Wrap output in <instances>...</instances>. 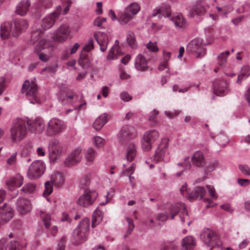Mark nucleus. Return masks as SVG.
Listing matches in <instances>:
<instances>
[{"mask_svg":"<svg viewBox=\"0 0 250 250\" xmlns=\"http://www.w3.org/2000/svg\"><path fill=\"white\" fill-rule=\"evenodd\" d=\"M27 125H30L29 122L22 119L16 120L10 129V136L13 143L20 142L24 139L27 134Z\"/></svg>","mask_w":250,"mask_h":250,"instance_id":"1","label":"nucleus"},{"mask_svg":"<svg viewBox=\"0 0 250 250\" xmlns=\"http://www.w3.org/2000/svg\"><path fill=\"white\" fill-rule=\"evenodd\" d=\"M21 92L25 94L27 98L30 100V103L40 104L38 97V87L36 83L33 81H25L22 84Z\"/></svg>","mask_w":250,"mask_h":250,"instance_id":"2","label":"nucleus"},{"mask_svg":"<svg viewBox=\"0 0 250 250\" xmlns=\"http://www.w3.org/2000/svg\"><path fill=\"white\" fill-rule=\"evenodd\" d=\"M201 239L204 243L211 250L215 247H219L222 245L219 236L213 230L205 229L201 233Z\"/></svg>","mask_w":250,"mask_h":250,"instance_id":"3","label":"nucleus"},{"mask_svg":"<svg viewBox=\"0 0 250 250\" xmlns=\"http://www.w3.org/2000/svg\"><path fill=\"white\" fill-rule=\"evenodd\" d=\"M90 220L87 218L83 219L74 230V236L80 243L85 241L88 238L90 227Z\"/></svg>","mask_w":250,"mask_h":250,"instance_id":"4","label":"nucleus"},{"mask_svg":"<svg viewBox=\"0 0 250 250\" xmlns=\"http://www.w3.org/2000/svg\"><path fill=\"white\" fill-rule=\"evenodd\" d=\"M160 138L159 132L155 129L146 131L141 140L142 148L143 150L148 151L151 149L153 144Z\"/></svg>","mask_w":250,"mask_h":250,"instance_id":"5","label":"nucleus"},{"mask_svg":"<svg viewBox=\"0 0 250 250\" xmlns=\"http://www.w3.org/2000/svg\"><path fill=\"white\" fill-rule=\"evenodd\" d=\"M65 127V124L62 121L57 118H53L48 123L46 134L48 136L57 135L62 132Z\"/></svg>","mask_w":250,"mask_h":250,"instance_id":"6","label":"nucleus"},{"mask_svg":"<svg viewBox=\"0 0 250 250\" xmlns=\"http://www.w3.org/2000/svg\"><path fill=\"white\" fill-rule=\"evenodd\" d=\"M210 42H205L200 39H195L188 43L187 50L190 52L197 54L196 58H200L204 56L206 50L204 48V45L209 44Z\"/></svg>","mask_w":250,"mask_h":250,"instance_id":"7","label":"nucleus"},{"mask_svg":"<svg viewBox=\"0 0 250 250\" xmlns=\"http://www.w3.org/2000/svg\"><path fill=\"white\" fill-rule=\"evenodd\" d=\"M48 148L50 160L56 162L63 153V147L60 144L59 140L53 139L49 141Z\"/></svg>","mask_w":250,"mask_h":250,"instance_id":"8","label":"nucleus"},{"mask_svg":"<svg viewBox=\"0 0 250 250\" xmlns=\"http://www.w3.org/2000/svg\"><path fill=\"white\" fill-rule=\"evenodd\" d=\"M140 5L136 2H133L128 5L125 9L124 13L120 17L122 23H127L132 20L140 10Z\"/></svg>","mask_w":250,"mask_h":250,"instance_id":"9","label":"nucleus"},{"mask_svg":"<svg viewBox=\"0 0 250 250\" xmlns=\"http://www.w3.org/2000/svg\"><path fill=\"white\" fill-rule=\"evenodd\" d=\"M45 170V165L41 161H36L33 162L30 166L27 176L31 179H35L40 177Z\"/></svg>","mask_w":250,"mask_h":250,"instance_id":"10","label":"nucleus"},{"mask_svg":"<svg viewBox=\"0 0 250 250\" xmlns=\"http://www.w3.org/2000/svg\"><path fill=\"white\" fill-rule=\"evenodd\" d=\"M97 197L98 193L95 190H86L78 198L77 203L82 207H88L93 204Z\"/></svg>","mask_w":250,"mask_h":250,"instance_id":"11","label":"nucleus"},{"mask_svg":"<svg viewBox=\"0 0 250 250\" xmlns=\"http://www.w3.org/2000/svg\"><path fill=\"white\" fill-rule=\"evenodd\" d=\"M81 153L82 149L79 147L72 150L64 159L63 161L64 165L65 167H69L78 164L83 158Z\"/></svg>","mask_w":250,"mask_h":250,"instance_id":"12","label":"nucleus"},{"mask_svg":"<svg viewBox=\"0 0 250 250\" xmlns=\"http://www.w3.org/2000/svg\"><path fill=\"white\" fill-rule=\"evenodd\" d=\"M179 211H181L180 215L181 222L184 223L185 220H187L188 218V214L185 205L183 203H177L171 206L170 209L171 219H173L175 216Z\"/></svg>","mask_w":250,"mask_h":250,"instance_id":"13","label":"nucleus"},{"mask_svg":"<svg viewBox=\"0 0 250 250\" xmlns=\"http://www.w3.org/2000/svg\"><path fill=\"white\" fill-rule=\"evenodd\" d=\"M41 217L43 222V224L47 230V237L50 236H55L58 232V229L56 226L51 227V217L49 213L43 211H41Z\"/></svg>","mask_w":250,"mask_h":250,"instance_id":"14","label":"nucleus"},{"mask_svg":"<svg viewBox=\"0 0 250 250\" xmlns=\"http://www.w3.org/2000/svg\"><path fill=\"white\" fill-rule=\"evenodd\" d=\"M70 32L69 26L63 24L60 26L54 32L52 38L55 41L63 42L68 38Z\"/></svg>","mask_w":250,"mask_h":250,"instance_id":"15","label":"nucleus"},{"mask_svg":"<svg viewBox=\"0 0 250 250\" xmlns=\"http://www.w3.org/2000/svg\"><path fill=\"white\" fill-rule=\"evenodd\" d=\"M169 140L167 138L162 139L161 144L155 151L153 160L156 162H160L164 160L168 147Z\"/></svg>","mask_w":250,"mask_h":250,"instance_id":"16","label":"nucleus"},{"mask_svg":"<svg viewBox=\"0 0 250 250\" xmlns=\"http://www.w3.org/2000/svg\"><path fill=\"white\" fill-rule=\"evenodd\" d=\"M192 164L197 167H203L206 164L204 155L201 151H196L191 157Z\"/></svg>","mask_w":250,"mask_h":250,"instance_id":"17","label":"nucleus"},{"mask_svg":"<svg viewBox=\"0 0 250 250\" xmlns=\"http://www.w3.org/2000/svg\"><path fill=\"white\" fill-rule=\"evenodd\" d=\"M47 50L50 51H53L54 47L52 42L46 38L40 40L34 48V52H39V51Z\"/></svg>","mask_w":250,"mask_h":250,"instance_id":"18","label":"nucleus"},{"mask_svg":"<svg viewBox=\"0 0 250 250\" xmlns=\"http://www.w3.org/2000/svg\"><path fill=\"white\" fill-rule=\"evenodd\" d=\"M94 37L99 45L101 51L104 52L107 49L108 38L107 35L104 32L97 31L94 33Z\"/></svg>","mask_w":250,"mask_h":250,"instance_id":"19","label":"nucleus"},{"mask_svg":"<svg viewBox=\"0 0 250 250\" xmlns=\"http://www.w3.org/2000/svg\"><path fill=\"white\" fill-rule=\"evenodd\" d=\"M28 26V23L27 21L23 19L16 20L13 23V36L18 37L22 31L26 29Z\"/></svg>","mask_w":250,"mask_h":250,"instance_id":"20","label":"nucleus"},{"mask_svg":"<svg viewBox=\"0 0 250 250\" xmlns=\"http://www.w3.org/2000/svg\"><path fill=\"white\" fill-rule=\"evenodd\" d=\"M18 211L21 214H25L29 212L31 208V205L29 200L27 199H19L17 202Z\"/></svg>","mask_w":250,"mask_h":250,"instance_id":"21","label":"nucleus"},{"mask_svg":"<svg viewBox=\"0 0 250 250\" xmlns=\"http://www.w3.org/2000/svg\"><path fill=\"white\" fill-rule=\"evenodd\" d=\"M123 54L124 53L119 46V42L116 40L114 44L110 49L106 59L108 61L117 59L119 56H122Z\"/></svg>","mask_w":250,"mask_h":250,"instance_id":"22","label":"nucleus"},{"mask_svg":"<svg viewBox=\"0 0 250 250\" xmlns=\"http://www.w3.org/2000/svg\"><path fill=\"white\" fill-rule=\"evenodd\" d=\"M170 20L173 22L175 27L178 30L184 29L187 27L186 21L181 14L176 13L174 14L170 18Z\"/></svg>","mask_w":250,"mask_h":250,"instance_id":"23","label":"nucleus"},{"mask_svg":"<svg viewBox=\"0 0 250 250\" xmlns=\"http://www.w3.org/2000/svg\"><path fill=\"white\" fill-rule=\"evenodd\" d=\"M14 31L13 24L10 21H6L0 26V36L2 39H5L10 36H13Z\"/></svg>","mask_w":250,"mask_h":250,"instance_id":"24","label":"nucleus"},{"mask_svg":"<svg viewBox=\"0 0 250 250\" xmlns=\"http://www.w3.org/2000/svg\"><path fill=\"white\" fill-rule=\"evenodd\" d=\"M0 209H2V212H0V222L6 223L9 221L13 217V209L10 207H6V204H4L0 207Z\"/></svg>","mask_w":250,"mask_h":250,"instance_id":"25","label":"nucleus"},{"mask_svg":"<svg viewBox=\"0 0 250 250\" xmlns=\"http://www.w3.org/2000/svg\"><path fill=\"white\" fill-rule=\"evenodd\" d=\"M50 181L55 187L60 188L64 183V175L60 171H54L51 175Z\"/></svg>","mask_w":250,"mask_h":250,"instance_id":"26","label":"nucleus"},{"mask_svg":"<svg viewBox=\"0 0 250 250\" xmlns=\"http://www.w3.org/2000/svg\"><path fill=\"white\" fill-rule=\"evenodd\" d=\"M7 239L2 238L0 239V250H7V246L9 250H20L19 243L15 240L7 243Z\"/></svg>","mask_w":250,"mask_h":250,"instance_id":"27","label":"nucleus"},{"mask_svg":"<svg viewBox=\"0 0 250 250\" xmlns=\"http://www.w3.org/2000/svg\"><path fill=\"white\" fill-rule=\"evenodd\" d=\"M132 130V128L130 126L125 125L123 126L118 135V138L119 141L123 143L125 141L132 138L133 137L131 134Z\"/></svg>","mask_w":250,"mask_h":250,"instance_id":"28","label":"nucleus"},{"mask_svg":"<svg viewBox=\"0 0 250 250\" xmlns=\"http://www.w3.org/2000/svg\"><path fill=\"white\" fill-rule=\"evenodd\" d=\"M135 67L139 71H145L148 68L147 61L142 54H138L135 61Z\"/></svg>","mask_w":250,"mask_h":250,"instance_id":"29","label":"nucleus"},{"mask_svg":"<svg viewBox=\"0 0 250 250\" xmlns=\"http://www.w3.org/2000/svg\"><path fill=\"white\" fill-rule=\"evenodd\" d=\"M30 1L29 0H22L17 5L15 12L21 16L25 15L29 9Z\"/></svg>","mask_w":250,"mask_h":250,"instance_id":"30","label":"nucleus"},{"mask_svg":"<svg viewBox=\"0 0 250 250\" xmlns=\"http://www.w3.org/2000/svg\"><path fill=\"white\" fill-rule=\"evenodd\" d=\"M182 250H193L196 246V240L191 236H188L182 239Z\"/></svg>","mask_w":250,"mask_h":250,"instance_id":"31","label":"nucleus"},{"mask_svg":"<svg viewBox=\"0 0 250 250\" xmlns=\"http://www.w3.org/2000/svg\"><path fill=\"white\" fill-rule=\"evenodd\" d=\"M206 192V190L204 187H197L194 189L193 192L188 194V199L191 201H193L198 198H203Z\"/></svg>","mask_w":250,"mask_h":250,"instance_id":"32","label":"nucleus"},{"mask_svg":"<svg viewBox=\"0 0 250 250\" xmlns=\"http://www.w3.org/2000/svg\"><path fill=\"white\" fill-rule=\"evenodd\" d=\"M125 152L126 160L129 162L132 161L137 154L136 145L133 143L128 144Z\"/></svg>","mask_w":250,"mask_h":250,"instance_id":"33","label":"nucleus"},{"mask_svg":"<svg viewBox=\"0 0 250 250\" xmlns=\"http://www.w3.org/2000/svg\"><path fill=\"white\" fill-rule=\"evenodd\" d=\"M23 178L21 174H17L6 182V185L9 187V189L13 187H19L23 183Z\"/></svg>","mask_w":250,"mask_h":250,"instance_id":"34","label":"nucleus"},{"mask_svg":"<svg viewBox=\"0 0 250 250\" xmlns=\"http://www.w3.org/2000/svg\"><path fill=\"white\" fill-rule=\"evenodd\" d=\"M107 122V115L104 113L100 115L93 124V128L97 131L100 130Z\"/></svg>","mask_w":250,"mask_h":250,"instance_id":"35","label":"nucleus"},{"mask_svg":"<svg viewBox=\"0 0 250 250\" xmlns=\"http://www.w3.org/2000/svg\"><path fill=\"white\" fill-rule=\"evenodd\" d=\"M57 19L55 16L51 14L45 16L42 21V27L44 30L50 28L54 25Z\"/></svg>","mask_w":250,"mask_h":250,"instance_id":"36","label":"nucleus"},{"mask_svg":"<svg viewBox=\"0 0 250 250\" xmlns=\"http://www.w3.org/2000/svg\"><path fill=\"white\" fill-rule=\"evenodd\" d=\"M97 155L96 151L92 147H89L84 152L86 164L88 165L92 164Z\"/></svg>","mask_w":250,"mask_h":250,"instance_id":"37","label":"nucleus"},{"mask_svg":"<svg viewBox=\"0 0 250 250\" xmlns=\"http://www.w3.org/2000/svg\"><path fill=\"white\" fill-rule=\"evenodd\" d=\"M104 214V212L99 207H97L92 216V226L93 228L95 227L102 221Z\"/></svg>","mask_w":250,"mask_h":250,"instance_id":"38","label":"nucleus"},{"mask_svg":"<svg viewBox=\"0 0 250 250\" xmlns=\"http://www.w3.org/2000/svg\"><path fill=\"white\" fill-rule=\"evenodd\" d=\"M214 91L218 96H224L228 91V83L226 82H221L218 86L214 88Z\"/></svg>","mask_w":250,"mask_h":250,"instance_id":"39","label":"nucleus"},{"mask_svg":"<svg viewBox=\"0 0 250 250\" xmlns=\"http://www.w3.org/2000/svg\"><path fill=\"white\" fill-rule=\"evenodd\" d=\"M250 75V66L245 65L241 68L240 74L238 75L237 83L241 84L242 81Z\"/></svg>","mask_w":250,"mask_h":250,"instance_id":"40","label":"nucleus"},{"mask_svg":"<svg viewBox=\"0 0 250 250\" xmlns=\"http://www.w3.org/2000/svg\"><path fill=\"white\" fill-rule=\"evenodd\" d=\"M156 13H153L152 14V16L153 17L156 16L157 14H161L163 15L164 17H166L169 19L171 17V10L170 7L168 5H165L163 6L161 9H156Z\"/></svg>","mask_w":250,"mask_h":250,"instance_id":"41","label":"nucleus"},{"mask_svg":"<svg viewBox=\"0 0 250 250\" xmlns=\"http://www.w3.org/2000/svg\"><path fill=\"white\" fill-rule=\"evenodd\" d=\"M53 51L49 50L35 52L39 57V59L43 62H47L51 57Z\"/></svg>","mask_w":250,"mask_h":250,"instance_id":"42","label":"nucleus"},{"mask_svg":"<svg viewBox=\"0 0 250 250\" xmlns=\"http://www.w3.org/2000/svg\"><path fill=\"white\" fill-rule=\"evenodd\" d=\"M205 7L201 4L198 3L194 5L191 9L190 12L192 15H201L205 13Z\"/></svg>","mask_w":250,"mask_h":250,"instance_id":"43","label":"nucleus"},{"mask_svg":"<svg viewBox=\"0 0 250 250\" xmlns=\"http://www.w3.org/2000/svg\"><path fill=\"white\" fill-rule=\"evenodd\" d=\"M33 127L35 128L37 132L42 133L45 128L44 121L40 118H36Z\"/></svg>","mask_w":250,"mask_h":250,"instance_id":"44","label":"nucleus"},{"mask_svg":"<svg viewBox=\"0 0 250 250\" xmlns=\"http://www.w3.org/2000/svg\"><path fill=\"white\" fill-rule=\"evenodd\" d=\"M43 32L40 29H37L32 32L30 42L33 44L42 39Z\"/></svg>","mask_w":250,"mask_h":250,"instance_id":"45","label":"nucleus"},{"mask_svg":"<svg viewBox=\"0 0 250 250\" xmlns=\"http://www.w3.org/2000/svg\"><path fill=\"white\" fill-rule=\"evenodd\" d=\"M126 40L129 45L131 47L135 48L137 47L135 35L133 32L131 31H129L128 32Z\"/></svg>","mask_w":250,"mask_h":250,"instance_id":"46","label":"nucleus"},{"mask_svg":"<svg viewBox=\"0 0 250 250\" xmlns=\"http://www.w3.org/2000/svg\"><path fill=\"white\" fill-rule=\"evenodd\" d=\"M189 157H187L184 159V163H178L177 164L178 166L183 167L184 169L183 170H182L180 172L177 173H176L177 176H178V177L180 176L182 174L184 170L190 169L191 165L189 161Z\"/></svg>","mask_w":250,"mask_h":250,"instance_id":"47","label":"nucleus"},{"mask_svg":"<svg viewBox=\"0 0 250 250\" xmlns=\"http://www.w3.org/2000/svg\"><path fill=\"white\" fill-rule=\"evenodd\" d=\"M36 189V185L34 183H27L23 186L21 190L25 193H33Z\"/></svg>","mask_w":250,"mask_h":250,"instance_id":"48","label":"nucleus"},{"mask_svg":"<svg viewBox=\"0 0 250 250\" xmlns=\"http://www.w3.org/2000/svg\"><path fill=\"white\" fill-rule=\"evenodd\" d=\"M230 52L229 51H226L222 52L218 56V63L220 66L224 65L227 62V58L229 55Z\"/></svg>","mask_w":250,"mask_h":250,"instance_id":"49","label":"nucleus"},{"mask_svg":"<svg viewBox=\"0 0 250 250\" xmlns=\"http://www.w3.org/2000/svg\"><path fill=\"white\" fill-rule=\"evenodd\" d=\"M78 63L83 68L88 67L89 65V62L87 59V55L84 54H81Z\"/></svg>","mask_w":250,"mask_h":250,"instance_id":"50","label":"nucleus"},{"mask_svg":"<svg viewBox=\"0 0 250 250\" xmlns=\"http://www.w3.org/2000/svg\"><path fill=\"white\" fill-rule=\"evenodd\" d=\"M53 183L51 181H47L44 184L45 189L43 195L46 197L49 195L53 191Z\"/></svg>","mask_w":250,"mask_h":250,"instance_id":"51","label":"nucleus"},{"mask_svg":"<svg viewBox=\"0 0 250 250\" xmlns=\"http://www.w3.org/2000/svg\"><path fill=\"white\" fill-rule=\"evenodd\" d=\"M126 220L128 223V227L127 231L125 234V238L131 233L132 231H133L134 228V225L132 219L130 218L126 217Z\"/></svg>","mask_w":250,"mask_h":250,"instance_id":"52","label":"nucleus"},{"mask_svg":"<svg viewBox=\"0 0 250 250\" xmlns=\"http://www.w3.org/2000/svg\"><path fill=\"white\" fill-rule=\"evenodd\" d=\"M93 143L97 147L103 146L104 143V139L100 136H95L93 139Z\"/></svg>","mask_w":250,"mask_h":250,"instance_id":"53","label":"nucleus"},{"mask_svg":"<svg viewBox=\"0 0 250 250\" xmlns=\"http://www.w3.org/2000/svg\"><path fill=\"white\" fill-rule=\"evenodd\" d=\"M146 48L150 51L153 52H158L159 48L157 45V42H149L146 44Z\"/></svg>","mask_w":250,"mask_h":250,"instance_id":"54","label":"nucleus"},{"mask_svg":"<svg viewBox=\"0 0 250 250\" xmlns=\"http://www.w3.org/2000/svg\"><path fill=\"white\" fill-rule=\"evenodd\" d=\"M239 168L245 175L250 176V167L248 165H239Z\"/></svg>","mask_w":250,"mask_h":250,"instance_id":"55","label":"nucleus"},{"mask_svg":"<svg viewBox=\"0 0 250 250\" xmlns=\"http://www.w3.org/2000/svg\"><path fill=\"white\" fill-rule=\"evenodd\" d=\"M159 114V111L156 109H153L150 113L149 121L152 124L156 123V117Z\"/></svg>","mask_w":250,"mask_h":250,"instance_id":"56","label":"nucleus"},{"mask_svg":"<svg viewBox=\"0 0 250 250\" xmlns=\"http://www.w3.org/2000/svg\"><path fill=\"white\" fill-rule=\"evenodd\" d=\"M207 188L211 198L213 199H216L217 196L214 187L211 186L207 185Z\"/></svg>","mask_w":250,"mask_h":250,"instance_id":"57","label":"nucleus"},{"mask_svg":"<svg viewBox=\"0 0 250 250\" xmlns=\"http://www.w3.org/2000/svg\"><path fill=\"white\" fill-rule=\"evenodd\" d=\"M217 141L221 146H224L228 143V139L225 135H220L217 138Z\"/></svg>","mask_w":250,"mask_h":250,"instance_id":"58","label":"nucleus"},{"mask_svg":"<svg viewBox=\"0 0 250 250\" xmlns=\"http://www.w3.org/2000/svg\"><path fill=\"white\" fill-rule=\"evenodd\" d=\"M181 194L183 196H185L188 198V195L190 193L188 192V188L187 187V184H185L182 186L180 189Z\"/></svg>","mask_w":250,"mask_h":250,"instance_id":"59","label":"nucleus"},{"mask_svg":"<svg viewBox=\"0 0 250 250\" xmlns=\"http://www.w3.org/2000/svg\"><path fill=\"white\" fill-rule=\"evenodd\" d=\"M94 47L93 41L90 40L85 45L83 48V50L86 52H89L92 50Z\"/></svg>","mask_w":250,"mask_h":250,"instance_id":"60","label":"nucleus"},{"mask_svg":"<svg viewBox=\"0 0 250 250\" xmlns=\"http://www.w3.org/2000/svg\"><path fill=\"white\" fill-rule=\"evenodd\" d=\"M180 111L178 110L174 111H167L165 112V114L168 118H172L180 114Z\"/></svg>","mask_w":250,"mask_h":250,"instance_id":"61","label":"nucleus"},{"mask_svg":"<svg viewBox=\"0 0 250 250\" xmlns=\"http://www.w3.org/2000/svg\"><path fill=\"white\" fill-rule=\"evenodd\" d=\"M121 99L125 102H128L132 98L129 94L126 92H123L120 94Z\"/></svg>","mask_w":250,"mask_h":250,"instance_id":"62","label":"nucleus"},{"mask_svg":"<svg viewBox=\"0 0 250 250\" xmlns=\"http://www.w3.org/2000/svg\"><path fill=\"white\" fill-rule=\"evenodd\" d=\"M168 218V215L166 213H161L158 215L157 219L159 221L164 222Z\"/></svg>","mask_w":250,"mask_h":250,"instance_id":"63","label":"nucleus"},{"mask_svg":"<svg viewBox=\"0 0 250 250\" xmlns=\"http://www.w3.org/2000/svg\"><path fill=\"white\" fill-rule=\"evenodd\" d=\"M237 183L241 186L246 187L250 184V181L247 179H238Z\"/></svg>","mask_w":250,"mask_h":250,"instance_id":"64","label":"nucleus"}]
</instances>
